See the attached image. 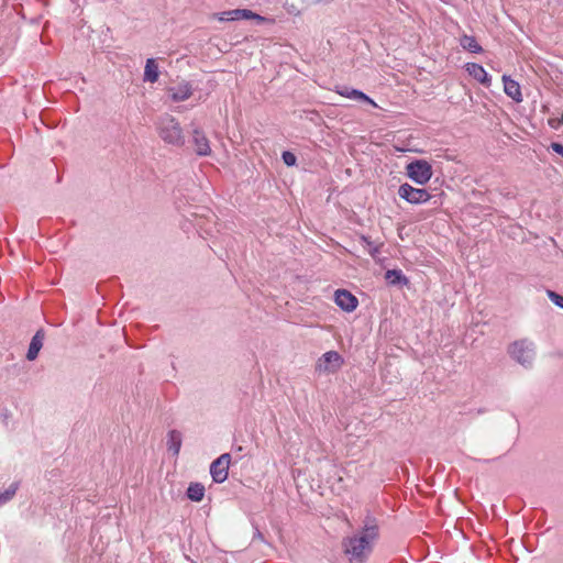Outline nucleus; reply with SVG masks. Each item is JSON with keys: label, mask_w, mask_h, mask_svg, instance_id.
<instances>
[{"label": "nucleus", "mask_w": 563, "mask_h": 563, "mask_svg": "<svg viewBox=\"0 0 563 563\" xmlns=\"http://www.w3.org/2000/svg\"><path fill=\"white\" fill-rule=\"evenodd\" d=\"M168 91L170 93L172 100L175 102H179L187 100L191 96L192 88L189 82H183L176 87L169 88Z\"/></svg>", "instance_id": "nucleus-15"}, {"label": "nucleus", "mask_w": 563, "mask_h": 563, "mask_svg": "<svg viewBox=\"0 0 563 563\" xmlns=\"http://www.w3.org/2000/svg\"><path fill=\"white\" fill-rule=\"evenodd\" d=\"M231 462V455L229 453L221 454L210 465V474L213 482L221 484L227 481L229 475V466Z\"/></svg>", "instance_id": "nucleus-7"}, {"label": "nucleus", "mask_w": 563, "mask_h": 563, "mask_svg": "<svg viewBox=\"0 0 563 563\" xmlns=\"http://www.w3.org/2000/svg\"><path fill=\"white\" fill-rule=\"evenodd\" d=\"M503 82H504V91H505V93L508 97H510L514 101L521 102L522 101V95H521L520 85L516 80L511 79L507 75L503 76Z\"/></svg>", "instance_id": "nucleus-13"}, {"label": "nucleus", "mask_w": 563, "mask_h": 563, "mask_svg": "<svg viewBox=\"0 0 563 563\" xmlns=\"http://www.w3.org/2000/svg\"><path fill=\"white\" fill-rule=\"evenodd\" d=\"M283 157V161L284 163L287 165V166H294L296 165V162H297V157L294 153L291 152H288V151H285L282 155Z\"/></svg>", "instance_id": "nucleus-24"}, {"label": "nucleus", "mask_w": 563, "mask_h": 563, "mask_svg": "<svg viewBox=\"0 0 563 563\" xmlns=\"http://www.w3.org/2000/svg\"><path fill=\"white\" fill-rule=\"evenodd\" d=\"M460 44L464 49L471 53H481L483 51L476 38L471 35H463L460 40Z\"/></svg>", "instance_id": "nucleus-19"}, {"label": "nucleus", "mask_w": 563, "mask_h": 563, "mask_svg": "<svg viewBox=\"0 0 563 563\" xmlns=\"http://www.w3.org/2000/svg\"><path fill=\"white\" fill-rule=\"evenodd\" d=\"M398 195L401 199L412 205L424 203L431 198V195L426 189L415 188L407 183L399 186Z\"/></svg>", "instance_id": "nucleus-5"}, {"label": "nucleus", "mask_w": 563, "mask_h": 563, "mask_svg": "<svg viewBox=\"0 0 563 563\" xmlns=\"http://www.w3.org/2000/svg\"><path fill=\"white\" fill-rule=\"evenodd\" d=\"M466 71L471 77H473L475 80L483 84L484 86L488 87L490 85V77L488 76L487 71L484 69L482 65L476 63H467Z\"/></svg>", "instance_id": "nucleus-12"}, {"label": "nucleus", "mask_w": 563, "mask_h": 563, "mask_svg": "<svg viewBox=\"0 0 563 563\" xmlns=\"http://www.w3.org/2000/svg\"><path fill=\"white\" fill-rule=\"evenodd\" d=\"M550 147L552 148L553 152L563 157V145L561 143L553 142L551 143Z\"/></svg>", "instance_id": "nucleus-26"}, {"label": "nucleus", "mask_w": 563, "mask_h": 563, "mask_svg": "<svg viewBox=\"0 0 563 563\" xmlns=\"http://www.w3.org/2000/svg\"><path fill=\"white\" fill-rule=\"evenodd\" d=\"M344 363L343 357L336 351L325 352L316 365V371L319 373H335Z\"/></svg>", "instance_id": "nucleus-6"}, {"label": "nucleus", "mask_w": 563, "mask_h": 563, "mask_svg": "<svg viewBox=\"0 0 563 563\" xmlns=\"http://www.w3.org/2000/svg\"><path fill=\"white\" fill-rule=\"evenodd\" d=\"M378 525L374 517L366 516L360 534L343 538V553L349 563H365L373 551L374 542L378 539Z\"/></svg>", "instance_id": "nucleus-1"}, {"label": "nucleus", "mask_w": 563, "mask_h": 563, "mask_svg": "<svg viewBox=\"0 0 563 563\" xmlns=\"http://www.w3.org/2000/svg\"><path fill=\"white\" fill-rule=\"evenodd\" d=\"M18 489V484L13 483L9 486L5 492L0 493V506L9 501L14 495Z\"/></svg>", "instance_id": "nucleus-22"}, {"label": "nucleus", "mask_w": 563, "mask_h": 563, "mask_svg": "<svg viewBox=\"0 0 563 563\" xmlns=\"http://www.w3.org/2000/svg\"><path fill=\"white\" fill-rule=\"evenodd\" d=\"M335 303L344 311L352 312L357 307V298L349 290L338 289L335 291Z\"/></svg>", "instance_id": "nucleus-9"}, {"label": "nucleus", "mask_w": 563, "mask_h": 563, "mask_svg": "<svg viewBox=\"0 0 563 563\" xmlns=\"http://www.w3.org/2000/svg\"><path fill=\"white\" fill-rule=\"evenodd\" d=\"M547 295L549 297V299L558 307L562 308L563 309V296L553 291V290H548L547 291Z\"/></svg>", "instance_id": "nucleus-23"}, {"label": "nucleus", "mask_w": 563, "mask_h": 563, "mask_svg": "<svg viewBox=\"0 0 563 563\" xmlns=\"http://www.w3.org/2000/svg\"><path fill=\"white\" fill-rule=\"evenodd\" d=\"M549 125L553 129H558L563 123V118H551L548 121Z\"/></svg>", "instance_id": "nucleus-25"}, {"label": "nucleus", "mask_w": 563, "mask_h": 563, "mask_svg": "<svg viewBox=\"0 0 563 563\" xmlns=\"http://www.w3.org/2000/svg\"><path fill=\"white\" fill-rule=\"evenodd\" d=\"M242 19H257L263 20V18L251 10L247 9H235L231 11H225L221 13L219 18L220 21H235Z\"/></svg>", "instance_id": "nucleus-11"}, {"label": "nucleus", "mask_w": 563, "mask_h": 563, "mask_svg": "<svg viewBox=\"0 0 563 563\" xmlns=\"http://www.w3.org/2000/svg\"><path fill=\"white\" fill-rule=\"evenodd\" d=\"M159 76L158 66L154 58H148L146 60L145 70H144V80L148 82H156Z\"/></svg>", "instance_id": "nucleus-17"}, {"label": "nucleus", "mask_w": 563, "mask_h": 563, "mask_svg": "<svg viewBox=\"0 0 563 563\" xmlns=\"http://www.w3.org/2000/svg\"><path fill=\"white\" fill-rule=\"evenodd\" d=\"M191 143L194 151L199 156H208L211 154V147L205 132L199 128H194L191 132Z\"/></svg>", "instance_id": "nucleus-8"}, {"label": "nucleus", "mask_w": 563, "mask_h": 563, "mask_svg": "<svg viewBox=\"0 0 563 563\" xmlns=\"http://www.w3.org/2000/svg\"><path fill=\"white\" fill-rule=\"evenodd\" d=\"M360 240L362 242V245L367 249L371 256L375 258L377 256V254L379 253L380 245L374 244V242L371 241V239L365 235H361Z\"/></svg>", "instance_id": "nucleus-21"}, {"label": "nucleus", "mask_w": 563, "mask_h": 563, "mask_svg": "<svg viewBox=\"0 0 563 563\" xmlns=\"http://www.w3.org/2000/svg\"><path fill=\"white\" fill-rule=\"evenodd\" d=\"M168 451L173 452V455H178L181 448V433L177 430H170L167 439Z\"/></svg>", "instance_id": "nucleus-16"}, {"label": "nucleus", "mask_w": 563, "mask_h": 563, "mask_svg": "<svg viewBox=\"0 0 563 563\" xmlns=\"http://www.w3.org/2000/svg\"><path fill=\"white\" fill-rule=\"evenodd\" d=\"M44 338L45 332L43 329L37 330L36 333L33 335L26 353V358L29 361H34L37 357L38 352L43 346Z\"/></svg>", "instance_id": "nucleus-14"}, {"label": "nucleus", "mask_w": 563, "mask_h": 563, "mask_svg": "<svg viewBox=\"0 0 563 563\" xmlns=\"http://www.w3.org/2000/svg\"><path fill=\"white\" fill-rule=\"evenodd\" d=\"M186 495L192 501H201L205 496V486L200 483H190Z\"/></svg>", "instance_id": "nucleus-18"}, {"label": "nucleus", "mask_w": 563, "mask_h": 563, "mask_svg": "<svg viewBox=\"0 0 563 563\" xmlns=\"http://www.w3.org/2000/svg\"><path fill=\"white\" fill-rule=\"evenodd\" d=\"M407 175L418 185L427 184L432 177V166L424 159H416L406 167Z\"/></svg>", "instance_id": "nucleus-4"}, {"label": "nucleus", "mask_w": 563, "mask_h": 563, "mask_svg": "<svg viewBox=\"0 0 563 563\" xmlns=\"http://www.w3.org/2000/svg\"><path fill=\"white\" fill-rule=\"evenodd\" d=\"M508 352L512 358L525 367L532 365L536 355L533 342L527 339L514 342L509 346Z\"/></svg>", "instance_id": "nucleus-3"}, {"label": "nucleus", "mask_w": 563, "mask_h": 563, "mask_svg": "<svg viewBox=\"0 0 563 563\" xmlns=\"http://www.w3.org/2000/svg\"><path fill=\"white\" fill-rule=\"evenodd\" d=\"M157 132L159 137L169 145L180 147L185 144V136L179 122L169 114L159 118Z\"/></svg>", "instance_id": "nucleus-2"}, {"label": "nucleus", "mask_w": 563, "mask_h": 563, "mask_svg": "<svg viewBox=\"0 0 563 563\" xmlns=\"http://www.w3.org/2000/svg\"><path fill=\"white\" fill-rule=\"evenodd\" d=\"M385 278L391 285H401L408 283L407 277L399 269H388L385 273Z\"/></svg>", "instance_id": "nucleus-20"}, {"label": "nucleus", "mask_w": 563, "mask_h": 563, "mask_svg": "<svg viewBox=\"0 0 563 563\" xmlns=\"http://www.w3.org/2000/svg\"><path fill=\"white\" fill-rule=\"evenodd\" d=\"M335 92L342 97L357 100V101H364V102L372 104L373 107H377L375 101L361 90L350 88L347 86H336Z\"/></svg>", "instance_id": "nucleus-10"}]
</instances>
